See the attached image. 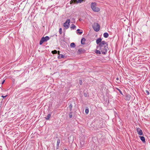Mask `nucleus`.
<instances>
[{"instance_id":"3","label":"nucleus","mask_w":150,"mask_h":150,"mask_svg":"<svg viewBox=\"0 0 150 150\" xmlns=\"http://www.w3.org/2000/svg\"><path fill=\"white\" fill-rule=\"evenodd\" d=\"M93 30L96 32L98 31L100 29V25L97 23H94L92 25Z\"/></svg>"},{"instance_id":"33","label":"nucleus","mask_w":150,"mask_h":150,"mask_svg":"<svg viewBox=\"0 0 150 150\" xmlns=\"http://www.w3.org/2000/svg\"><path fill=\"white\" fill-rule=\"evenodd\" d=\"M80 30L79 29H78L77 30V31H79Z\"/></svg>"},{"instance_id":"6","label":"nucleus","mask_w":150,"mask_h":150,"mask_svg":"<svg viewBox=\"0 0 150 150\" xmlns=\"http://www.w3.org/2000/svg\"><path fill=\"white\" fill-rule=\"evenodd\" d=\"M137 131L138 132V134L139 135H142L143 134V133L142 130L139 128H137Z\"/></svg>"},{"instance_id":"19","label":"nucleus","mask_w":150,"mask_h":150,"mask_svg":"<svg viewBox=\"0 0 150 150\" xmlns=\"http://www.w3.org/2000/svg\"><path fill=\"white\" fill-rule=\"evenodd\" d=\"M72 112H70L69 113V117L70 118H71L72 117Z\"/></svg>"},{"instance_id":"17","label":"nucleus","mask_w":150,"mask_h":150,"mask_svg":"<svg viewBox=\"0 0 150 150\" xmlns=\"http://www.w3.org/2000/svg\"><path fill=\"white\" fill-rule=\"evenodd\" d=\"M69 110L70 111H71L72 110V105L71 104H70L69 105Z\"/></svg>"},{"instance_id":"15","label":"nucleus","mask_w":150,"mask_h":150,"mask_svg":"<svg viewBox=\"0 0 150 150\" xmlns=\"http://www.w3.org/2000/svg\"><path fill=\"white\" fill-rule=\"evenodd\" d=\"M76 26L74 24H72L71 25V28L72 29H74L76 28Z\"/></svg>"},{"instance_id":"2","label":"nucleus","mask_w":150,"mask_h":150,"mask_svg":"<svg viewBox=\"0 0 150 150\" xmlns=\"http://www.w3.org/2000/svg\"><path fill=\"white\" fill-rule=\"evenodd\" d=\"M96 2H92L91 5V8L93 11L94 12H98L100 11V8L96 7Z\"/></svg>"},{"instance_id":"21","label":"nucleus","mask_w":150,"mask_h":150,"mask_svg":"<svg viewBox=\"0 0 150 150\" xmlns=\"http://www.w3.org/2000/svg\"><path fill=\"white\" fill-rule=\"evenodd\" d=\"M84 1V0H77V3H81Z\"/></svg>"},{"instance_id":"12","label":"nucleus","mask_w":150,"mask_h":150,"mask_svg":"<svg viewBox=\"0 0 150 150\" xmlns=\"http://www.w3.org/2000/svg\"><path fill=\"white\" fill-rule=\"evenodd\" d=\"M64 56L63 54H61L59 55L57 57L58 59H60L63 58L64 57Z\"/></svg>"},{"instance_id":"28","label":"nucleus","mask_w":150,"mask_h":150,"mask_svg":"<svg viewBox=\"0 0 150 150\" xmlns=\"http://www.w3.org/2000/svg\"><path fill=\"white\" fill-rule=\"evenodd\" d=\"M5 80H3V81H2V82L1 84H3L4 83V82H5Z\"/></svg>"},{"instance_id":"34","label":"nucleus","mask_w":150,"mask_h":150,"mask_svg":"<svg viewBox=\"0 0 150 150\" xmlns=\"http://www.w3.org/2000/svg\"><path fill=\"white\" fill-rule=\"evenodd\" d=\"M2 86V85H0V88H1Z\"/></svg>"},{"instance_id":"20","label":"nucleus","mask_w":150,"mask_h":150,"mask_svg":"<svg viewBox=\"0 0 150 150\" xmlns=\"http://www.w3.org/2000/svg\"><path fill=\"white\" fill-rule=\"evenodd\" d=\"M77 0H71L70 1V3H71V2H72V3H77Z\"/></svg>"},{"instance_id":"1","label":"nucleus","mask_w":150,"mask_h":150,"mask_svg":"<svg viewBox=\"0 0 150 150\" xmlns=\"http://www.w3.org/2000/svg\"><path fill=\"white\" fill-rule=\"evenodd\" d=\"M96 43L98 45L97 46V49L95 53L97 55H100L102 54H105L108 49V44L105 41H102V39L99 38L97 39Z\"/></svg>"},{"instance_id":"7","label":"nucleus","mask_w":150,"mask_h":150,"mask_svg":"<svg viewBox=\"0 0 150 150\" xmlns=\"http://www.w3.org/2000/svg\"><path fill=\"white\" fill-rule=\"evenodd\" d=\"M85 52V49L82 48L79 49L78 51V52H79V54L84 53Z\"/></svg>"},{"instance_id":"13","label":"nucleus","mask_w":150,"mask_h":150,"mask_svg":"<svg viewBox=\"0 0 150 150\" xmlns=\"http://www.w3.org/2000/svg\"><path fill=\"white\" fill-rule=\"evenodd\" d=\"M109 36L108 34L107 33H104L103 34V36L105 38H108Z\"/></svg>"},{"instance_id":"23","label":"nucleus","mask_w":150,"mask_h":150,"mask_svg":"<svg viewBox=\"0 0 150 150\" xmlns=\"http://www.w3.org/2000/svg\"><path fill=\"white\" fill-rule=\"evenodd\" d=\"M89 112L88 109H86L85 110V112L86 114H87Z\"/></svg>"},{"instance_id":"11","label":"nucleus","mask_w":150,"mask_h":150,"mask_svg":"<svg viewBox=\"0 0 150 150\" xmlns=\"http://www.w3.org/2000/svg\"><path fill=\"white\" fill-rule=\"evenodd\" d=\"M86 39L84 38H83L81 39V43L82 44L84 45L85 44V41Z\"/></svg>"},{"instance_id":"30","label":"nucleus","mask_w":150,"mask_h":150,"mask_svg":"<svg viewBox=\"0 0 150 150\" xmlns=\"http://www.w3.org/2000/svg\"><path fill=\"white\" fill-rule=\"evenodd\" d=\"M57 53L58 54H59H59H60V51H57Z\"/></svg>"},{"instance_id":"8","label":"nucleus","mask_w":150,"mask_h":150,"mask_svg":"<svg viewBox=\"0 0 150 150\" xmlns=\"http://www.w3.org/2000/svg\"><path fill=\"white\" fill-rule=\"evenodd\" d=\"M131 97V96L130 95L127 94L126 95L125 99L126 100H130Z\"/></svg>"},{"instance_id":"24","label":"nucleus","mask_w":150,"mask_h":150,"mask_svg":"<svg viewBox=\"0 0 150 150\" xmlns=\"http://www.w3.org/2000/svg\"><path fill=\"white\" fill-rule=\"evenodd\" d=\"M117 90L119 91L120 93L121 94L123 95V94H122V91L119 89L117 88Z\"/></svg>"},{"instance_id":"18","label":"nucleus","mask_w":150,"mask_h":150,"mask_svg":"<svg viewBox=\"0 0 150 150\" xmlns=\"http://www.w3.org/2000/svg\"><path fill=\"white\" fill-rule=\"evenodd\" d=\"M52 53L53 54H56L57 53V51L56 50H54L52 51Z\"/></svg>"},{"instance_id":"16","label":"nucleus","mask_w":150,"mask_h":150,"mask_svg":"<svg viewBox=\"0 0 150 150\" xmlns=\"http://www.w3.org/2000/svg\"><path fill=\"white\" fill-rule=\"evenodd\" d=\"M70 46L73 48L75 47V45L74 42H72L70 44Z\"/></svg>"},{"instance_id":"25","label":"nucleus","mask_w":150,"mask_h":150,"mask_svg":"<svg viewBox=\"0 0 150 150\" xmlns=\"http://www.w3.org/2000/svg\"><path fill=\"white\" fill-rule=\"evenodd\" d=\"M146 94L147 95H149V92L147 90L146 91Z\"/></svg>"},{"instance_id":"35","label":"nucleus","mask_w":150,"mask_h":150,"mask_svg":"<svg viewBox=\"0 0 150 150\" xmlns=\"http://www.w3.org/2000/svg\"><path fill=\"white\" fill-rule=\"evenodd\" d=\"M64 150H67V149H65Z\"/></svg>"},{"instance_id":"36","label":"nucleus","mask_w":150,"mask_h":150,"mask_svg":"<svg viewBox=\"0 0 150 150\" xmlns=\"http://www.w3.org/2000/svg\"><path fill=\"white\" fill-rule=\"evenodd\" d=\"M79 21H81V19H80H80H79Z\"/></svg>"},{"instance_id":"22","label":"nucleus","mask_w":150,"mask_h":150,"mask_svg":"<svg viewBox=\"0 0 150 150\" xmlns=\"http://www.w3.org/2000/svg\"><path fill=\"white\" fill-rule=\"evenodd\" d=\"M59 32L60 34H61L62 33V28H59Z\"/></svg>"},{"instance_id":"10","label":"nucleus","mask_w":150,"mask_h":150,"mask_svg":"<svg viewBox=\"0 0 150 150\" xmlns=\"http://www.w3.org/2000/svg\"><path fill=\"white\" fill-rule=\"evenodd\" d=\"M139 137L140 138L141 140L142 141L143 143L145 142V138L144 137L139 136Z\"/></svg>"},{"instance_id":"27","label":"nucleus","mask_w":150,"mask_h":150,"mask_svg":"<svg viewBox=\"0 0 150 150\" xmlns=\"http://www.w3.org/2000/svg\"><path fill=\"white\" fill-rule=\"evenodd\" d=\"M83 33L82 31L81 32H78L77 33H79L80 35H81Z\"/></svg>"},{"instance_id":"26","label":"nucleus","mask_w":150,"mask_h":150,"mask_svg":"<svg viewBox=\"0 0 150 150\" xmlns=\"http://www.w3.org/2000/svg\"><path fill=\"white\" fill-rule=\"evenodd\" d=\"M79 83L80 85H82V82L81 80H80L79 81Z\"/></svg>"},{"instance_id":"5","label":"nucleus","mask_w":150,"mask_h":150,"mask_svg":"<svg viewBox=\"0 0 150 150\" xmlns=\"http://www.w3.org/2000/svg\"><path fill=\"white\" fill-rule=\"evenodd\" d=\"M70 22V20L69 19H67L66 22L64 23L63 26L66 29H67L69 28Z\"/></svg>"},{"instance_id":"14","label":"nucleus","mask_w":150,"mask_h":150,"mask_svg":"<svg viewBox=\"0 0 150 150\" xmlns=\"http://www.w3.org/2000/svg\"><path fill=\"white\" fill-rule=\"evenodd\" d=\"M51 114H48L47 116L45 117V118L46 120H48L50 118V117H51Z\"/></svg>"},{"instance_id":"4","label":"nucleus","mask_w":150,"mask_h":150,"mask_svg":"<svg viewBox=\"0 0 150 150\" xmlns=\"http://www.w3.org/2000/svg\"><path fill=\"white\" fill-rule=\"evenodd\" d=\"M50 39V38L48 36L45 37H43L41 39L40 41V45H41L44 42H46Z\"/></svg>"},{"instance_id":"9","label":"nucleus","mask_w":150,"mask_h":150,"mask_svg":"<svg viewBox=\"0 0 150 150\" xmlns=\"http://www.w3.org/2000/svg\"><path fill=\"white\" fill-rule=\"evenodd\" d=\"M60 139H57V147L56 149H58L59 148V144L60 143Z\"/></svg>"},{"instance_id":"31","label":"nucleus","mask_w":150,"mask_h":150,"mask_svg":"<svg viewBox=\"0 0 150 150\" xmlns=\"http://www.w3.org/2000/svg\"><path fill=\"white\" fill-rule=\"evenodd\" d=\"M84 96H85L86 97V96H87V94H86V93H84Z\"/></svg>"},{"instance_id":"29","label":"nucleus","mask_w":150,"mask_h":150,"mask_svg":"<svg viewBox=\"0 0 150 150\" xmlns=\"http://www.w3.org/2000/svg\"><path fill=\"white\" fill-rule=\"evenodd\" d=\"M6 96H2L1 97L3 98H4L5 97H6Z\"/></svg>"},{"instance_id":"32","label":"nucleus","mask_w":150,"mask_h":150,"mask_svg":"<svg viewBox=\"0 0 150 150\" xmlns=\"http://www.w3.org/2000/svg\"><path fill=\"white\" fill-rule=\"evenodd\" d=\"M116 79L117 80H118L119 79V78L118 77H117L116 78Z\"/></svg>"}]
</instances>
